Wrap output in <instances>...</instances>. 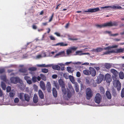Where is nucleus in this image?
Returning a JSON list of instances; mask_svg holds the SVG:
<instances>
[{
    "label": "nucleus",
    "mask_w": 124,
    "mask_h": 124,
    "mask_svg": "<svg viewBox=\"0 0 124 124\" xmlns=\"http://www.w3.org/2000/svg\"><path fill=\"white\" fill-rule=\"evenodd\" d=\"M93 95L92 91L89 88H87L86 90V97L87 99L89 100Z\"/></svg>",
    "instance_id": "nucleus-1"
},
{
    "label": "nucleus",
    "mask_w": 124,
    "mask_h": 124,
    "mask_svg": "<svg viewBox=\"0 0 124 124\" xmlns=\"http://www.w3.org/2000/svg\"><path fill=\"white\" fill-rule=\"evenodd\" d=\"M118 22L114 21L104 23V27H111L113 26H117L118 25Z\"/></svg>",
    "instance_id": "nucleus-2"
},
{
    "label": "nucleus",
    "mask_w": 124,
    "mask_h": 124,
    "mask_svg": "<svg viewBox=\"0 0 124 124\" xmlns=\"http://www.w3.org/2000/svg\"><path fill=\"white\" fill-rule=\"evenodd\" d=\"M102 96L101 94L99 93H96L94 98V100L95 103L99 104L101 100Z\"/></svg>",
    "instance_id": "nucleus-3"
},
{
    "label": "nucleus",
    "mask_w": 124,
    "mask_h": 124,
    "mask_svg": "<svg viewBox=\"0 0 124 124\" xmlns=\"http://www.w3.org/2000/svg\"><path fill=\"white\" fill-rule=\"evenodd\" d=\"M11 82L14 84H16L18 82L22 81L20 78L18 77H12L10 78V79Z\"/></svg>",
    "instance_id": "nucleus-4"
},
{
    "label": "nucleus",
    "mask_w": 124,
    "mask_h": 124,
    "mask_svg": "<svg viewBox=\"0 0 124 124\" xmlns=\"http://www.w3.org/2000/svg\"><path fill=\"white\" fill-rule=\"evenodd\" d=\"M101 9L104 8H112L113 9H121L122 8L119 5H116V6H105L104 7H102L101 8Z\"/></svg>",
    "instance_id": "nucleus-5"
},
{
    "label": "nucleus",
    "mask_w": 124,
    "mask_h": 124,
    "mask_svg": "<svg viewBox=\"0 0 124 124\" xmlns=\"http://www.w3.org/2000/svg\"><path fill=\"white\" fill-rule=\"evenodd\" d=\"M99 10V8L98 7L93 8H90L88 9L87 11H83L82 13L84 14L85 13V12H95Z\"/></svg>",
    "instance_id": "nucleus-6"
},
{
    "label": "nucleus",
    "mask_w": 124,
    "mask_h": 124,
    "mask_svg": "<svg viewBox=\"0 0 124 124\" xmlns=\"http://www.w3.org/2000/svg\"><path fill=\"white\" fill-rule=\"evenodd\" d=\"M111 72L113 74L114 76L113 77V80L115 81L116 79V77L118 76V72L116 70L112 69L111 70Z\"/></svg>",
    "instance_id": "nucleus-7"
},
{
    "label": "nucleus",
    "mask_w": 124,
    "mask_h": 124,
    "mask_svg": "<svg viewBox=\"0 0 124 124\" xmlns=\"http://www.w3.org/2000/svg\"><path fill=\"white\" fill-rule=\"evenodd\" d=\"M19 71L20 72L22 73V75H26L28 74L27 70L25 68H21L19 70Z\"/></svg>",
    "instance_id": "nucleus-8"
},
{
    "label": "nucleus",
    "mask_w": 124,
    "mask_h": 124,
    "mask_svg": "<svg viewBox=\"0 0 124 124\" xmlns=\"http://www.w3.org/2000/svg\"><path fill=\"white\" fill-rule=\"evenodd\" d=\"M104 78V75L100 74L97 77V82L98 84H99L102 81Z\"/></svg>",
    "instance_id": "nucleus-9"
},
{
    "label": "nucleus",
    "mask_w": 124,
    "mask_h": 124,
    "mask_svg": "<svg viewBox=\"0 0 124 124\" xmlns=\"http://www.w3.org/2000/svg\"><path fill=\"white\" fill-rule=\"evenodd\" d=\"M105 79L107 82L110 83L111 80L110 75L108 73L106 74L105 76Z\"/></svg>",
    "instance_id": "nucleus-10"
},
{
    "label": "nucleus",
    "mask_w": 124,
    "mask_h": 124,
    "mask_svg": "<svg viewBox=\"0 0 124 124\" xmlns=\"http://www.w3.org/2000/svg\"><path fill=\"white\" fill-rule=\"evenodd\" d=\"M25 93H20L18 95V97L22 101H24Z\"/></svg>",
    "instance_id": "nucleus-11"
},
{
    "label": "nucleus",
    "mask_w": 124,
    "mask_h": 124,
    "mask_svg": "<svg viewBox=\"0 0 124 124\" xmlns=\"http://www.w3.org/2000/svg\"><path fill=\"white\" fill-rule=\"evenodd\" d=\"M38 94L39 97L41 99H43L44 98V95L41 90L39 89V90Z\"/></svg>",
    "instance_id": "nucleus-12"
},
{
    "label": "nucleus",
    "mask_w": 124,
    "mask_h": 124,
    "mask_svg": "<svg viewBox=\"0 0 124 124\" xmlns=\"http://www.w3.org/2000/svg\"><path fill=\"white\" fill-rule=\"evenodd\" d=\"M46 89L47 91L49 92H51V86L50 82H48L46 85Z\"/></svg>",
    "instance_id": "nucleus-13"
},
{
    "label": "nucleus",
    "mask_w": 124,
    "mask_h": 124,
    "mask_svg": "<svg viewBox=\"0 0 124 124\" xmlns=\"http://www.w3.org/2000/svg\"><path fill=\"white\" fill-rule=\"evenodd\" d=\"M90 74H91L92 75L93 77H94L96 75V72L95 69L93 68H91L90 70Z\"/></svg>",
    "instance_id": "nucleus-14"
},
{
    "label": "nucleus",
    "mask_w": 124,
    "mask_h": 124,
    "mask_svg": "<svg viewBox=\"0 0 124 124\" xmlns=\"http://www.w3.org/2000/svg\"><path fill=\"white\" fill-rule=\"evenodd\" d=\"M40 86L41 89L43 90H46V88L44 82L42 81L40 82Z\"/></svg>",
    "instance_id": "nucleus-15"
},
{
    "label": "nucleus",
    "mask_w": 124,
    "mask_h": 124,
    "mask_svg": "<svg viewBox=\"0 0 124 124\" xmlns=\"http://www.w3.org/2000/svg\"><path fill=\"white\" fill-rule=\"evenodd\" d=\"M68 45V44L66 43H64L63 42L58 43L56 44H54L53 45V46H65Z\"/></svg>",
    "instance_id": "nucleus-16"
},
{
    "label": "nucleus",
    "mask_w": 124,
    "mask_h": 124,
    "mask_svg": "<svg viewBox=\"0 0 124 124\" xmlns=\"http://www.w3.org/2000/svg\"><path fill=\"white\" fill-rule=\"evenodd\" d=\"M52 93L54 97L55 98L57 96V91L55 88H53Z\"/></svg>",
    "instance_id": "nucleus-17"
},
{
    "label": "nucleus",
    "mask_w": 124,
    "mask_h": 124,
    "mask_svg": "<svg viewBox=\"0 0 124 124\" xmlns=\"http://www.w3.org/2000/svg\"><path fill=\"white\" fill-rule=\"evenodd\" d=\"M33 102L35 103H37L38 102V97L37 95L36 94H34L33 98Z\"/></svg>",
    "instance_id": "nucleus-18"
},
{
    "label": "nucleus",
    "mask_w": 124,
    "mask_h": 124,
    "mask_svg": "<svg viewBox=\"0 0 124 124\" xmlns=\"http://www.w3.org/2000/svg\"><path fill=\"white\" fill-rule=\"evenodd\" d=\"M116 87H117L118 90H119L121 89V84L119 80L116 81Z\"/></svg>",
    "instance_id": "nucleus-19"
},
{
    "label": "nucleus",
    "mask_w": 124,
    "mask_h": 124,
    "mask_svg": "<svg viewBox=\"0 0 124 124\" xmlns=\"http://www.w3.org/2000/svg\"><path fill=\"white\" fill-rule=\"evenodd\" d=\"M37 66L38 67H51L52 66V65L51 64L46 65L45 64H43L41 65L38 64L37 65Z\"/></svg>",
    "instance_id": "nucleus-20"
},
{
    "label": "nucleus",
    "mask_w": 124,
    "mask_h": 124,
    "mask_svg": "<svg viewBox=\"0 0 124 124\" xmlns=\"http://www.w3.org/2000/svg\"><path fill=\"white\" fill-rule=\"evenodd\" d=\"M24 101H25L28 102L29 101L30 99V96L29 95L27 94H25Z\"/></svg>",
    "instance_id": "nucleus-21"
},
{
    "label": "nucleus",
    "mask_w": 124,
    "mask_h": 124,
    "mask_svg": "<svg viewBox=\"0 0 124 124\" xmlns=\"http://www.w3.org/2000/svg\"><path fill=\"white\" fill-rule=\"evenodd\" d=\"M59 83L60 86L63 87L65 86V84L63 81L62 79H60L59 80Z\"/></svg>",
    "instance_id": "nucleus-22"
},
{
    "label": "nucleus",
    "mask_w": 124,
    "mask_h": 124,
    "mask_svg": "<svg viewBox=\"0 0 124 124\" xmlns=\"http://www.w3.org/2000/svg\"><path fill=\"white\" fill-rule=\"evenodd\" d=\"M106 95L108 99H110L111 98V94L109 91H107L106 92Z\"/></svg>",
    "instance_id": "nucleus-23"
},
{
    "label": "nucleus",
    "mask_w": 124,
    "mask_h": 124,
    "mask_svg": "<svg viewBox=\"0 0 124 124\" xmlns=\"http://www.w3.org/2000/svg\"><path fill=\"white\" fill-rule=\"evenodd\" d=\"M105 68L108 69H110L111 67V64L109 63H105L104 65Z\"/></svg>",
    "instance_id": "nucleus-24"
},
{
    "label": "nucleus",
    "mask_w": 124,
    "mask_h": 124,
    "mask_svg": "<svg viewBox=\"0 0 124 124\" xmlns=\"http://www.w3.org/2000/svg\"><path fill=\"white\" fill-rule=\"evenodd\" d=\"M118 46L117 45H115L111 46H109L105 48L104 49L105 50H109L111 48H115L117 47Z\"/></svg>",
    "instance_id": "nucleus-25"
},
{
    "label": "nucleus",
    "mask_w": 124,
    "mask_h": 124,
    "mask_svg": "<svg viewBox=\"0 0 124 124\" xmlns=\"http://www.w3.org/2000/svg\"><path fill=\"white\" fill-rule=\"evenodd\" d=\"M72 94H73L71 93L70 91L69 90H68L67 92V97L68 98H71L72 95Z\"/></svg>",
    "instance_id": "nucleus-26"
},
{
    "label": "nucleus",
    "mask_w": 124,
    "mask_h": 124,
    "mask_svg": "<svg viewBox=\"0 0 124 124\" xmlns=\"http://www.w3.org/2000/svg\"><path fill=\"white\" fill-rule=\"evenodd\" d=\"M115 52L114 50H113L111 51H108L104 52L103 55H107L112 53H115Z\"/></svg>",
    "instance_id": "nucleus-27"
},
{
    "label": "nucleus",
    "mask_w": 124,
    "mask_h": 124,
    "mask_svg": "<svg viewBox=\"0 0 124 124\" xmlns=\"http://www.w3.org/2000/svg\"><path fill=\"white\" fill-rule=\"evenodd\" d=\"M124 52V48H119L116 50V51L115 50V53H123Z\"/></svg>",
    "instance_id": "nucleus-28"
},
{
    "label": "nucleus",
    "mask_w": 124,
    "mask_h": 124,
    "mask_svg": "<svg viewBox=\"0 0 124 124\" xmlns=\"http://www.w3.org/2000/svg\"><path fill=\"white\" fill-rule=\"evenodd\" d=\"M53 69L54 70H59L60 69V67L57 65H53L52 66Z\"/></svg>",
    "instance_id": "nucleus-29"
},
{
    "label": "nucleus",
    "mask_w": 124,
    "mask_h": 124,
    "mask_svg": "<svg viewBox=\"0 0 124 124\" xmlns=\"http://www.w3.org/2000/svg\"><path fill=\"white\" fill-rule=\"evenodd\" d=\"M82 51H77L76 52V54H75V55H82L85 54H86V53H82Z\"/></svg>",
    "instance_id": "nucleus-30"
},
{
    "label": "nucleus",
    "mask_w": 124,
    "mask_h": 124,
    "mask_svg": "<svg viewBox=\"0 0 124 124\" xmlns=\"http://www.w3.org/2000/svg\"><path fill=\"white\" fill-rule=\"evenodd\" d=\"M1 80H2L5 82H7L8 80L7 79L6 76L5 75L2 76H1Z\"/></svg>",
    "instance_id": "nucleus-31"
},
{
    "label": "nucleus",
    "mask_w": 124,
    "mask_h": 124,
    "mask_svg": "<svg viewBox=\"0 0 124 124\" xmlns=\"http://www.w3.org/2000/svg\"><path fill=\"white\" fill-rule=\"evenodd\" d=\"M84 74L86 75H89L90 74V71L88 70H85L83 71Z\"/></svg>",
    "instance_id": "nucleus-32"
},
{
    "label": "nucleus",
    "mask_w": 124,
    "mask_h": 124,
    "mask_svg": "<svg viewBox=\"0 0 124 124\" xmlns=\"http://www.w3.org/2000/svg\"><path fill=\"white\" fill-rule=\"evenodd\" d=\"M69 78L71 82L73 83H75V80L73 77L71 75L69 76Z\"/></svg>",
    "instance_id": "nucleus-33"
},
{
    "label": "nucleus",
    "mask_w": 124,
    "mask_h": 124,
    "mask_svg": "<svg viewBox=\"0 0 124 124\" xmlns=\"http://www.w3.org/2000/svg\"><path fill=\"white\" fill-rule=\"evenodd\" d=\"M119 74V78L121 79H123L124 77V74L123 72H120Z\"/></svg>",
    "instance_id": "nucleus-34"
},
{
    "label": "nucleus",
    "mask_w": 124,
    "mask_h": 124,
    "mask_svg": "<svg viewBox=\"0 0 124 124\" xmlns=\"http://www.w3.org/2000/svg\"><path fill=\"white\" fill-rule=\"evenodd\" d=\"M19 87L21 90H23L25 87V85L24 84L21 83L20 85H19Z\"/></svg>",
    "instance_id": "nucleus-35"
},
{
    "label": "nucleus",
    "mask_w": 124,
    "mask_h": 124,
    "mask_svg": "<svg viewBox=\"0 0 124 124\" xmlns=\"http://www.w3.org/2000/svg\"><path fill=\"white\" fill-rule=\"evenodd\" d=\"M64 53L65 52L64 51H63L62 52H59L58 53L56 54L55 56L54 57H57V56L60 55H64Z\"/></svg>",
    "instance_id": "nucleus-36"
},
{
    "label": "nucleus",
    "mask_w": 124,
    "mask_h": 124,
    "mask_svg": "<svg viewBox=\"0 0 124 124\" xmlns=\"http://www.w3.org/2000/svg\"><path fill=\"white\" fill-rule=\"evenodd\" d=\"M75 85L76 91L77 92H78L79 91V86L78 84L77 83H76L75 84Z\"/></svg>",
    "instance_id": "nucleus-37"
},
{
    "label": "nucleus",
    "mask_w": 124,
    "mask_h": 124,
    "mask_svg": "<svg viewBox=\"0 0 124 124\" xmlns=\"http://www.w3.org/2000/svg\"><path fill=\"white\" fill-rule=\"evenodd\" d=\"M1 85L2 89L4 90H5L6 88V86L5 84L3 82H1Z\"/></svg>",
    "instance_id": "nucleus-38"
},
{
    "label": "nucleus",
    "mask_w": 124,
    "mask_h": 124,
    "mask_svg": "<svg viewBox=\"0 0 124 124\" xmlns=\"http://www.w3.org/2000/svg\"><path fill=\"white\" fill-rule=\"evenodd\" d=\"M95 26L98 28H101L103 27H104V24H102L99 25L98 24H96L95 25Z\"/></svg>",
    "instance_id": "nucleus-39"
},
{
    "label": "nucleus",
    "mask_w": 124,
    "mask_h": 124,
    "mask_svg": "<svg viewBox=\"0 0 124 124\" xmlns=\"http://www.w3.org/2000/svg\"><path fill=\"white\" fill-rule=\"evenodd\" d=\"M40 76L41 77V79L44 81H46V77L45 76L42 74H41Z\"/></svg>",
    "instance_id": "nucleus-40"
},
{
    "label": "nucleus",
    "mask_w": 124,
    "mask_h": 124,
    "mask_svg": "<svg viewBox=\"0 0 124 124\" xmlns=\"http://www.w3.org/2000/svg\"><path fill=\"white\" fill-rule=\"evenodd\" d=\"M62 91L64 95H65L67 93V91L66 88H65V86L63 87H62Z\"/></svg>",
    "instance_id": "nucleus-41"
},
{
    "label": "nucleus",
    "mask_w": 124,
    "mask_h": 124,
    "mask_svg": "<svg viewBox=\"0 0 124 124\" xmlns=\"http://www.w3.org/2000/svg\"><path fill=\"white\" fill-rule=\"evenodd\" d=\"M69 88L71 90L72 93L74 94L75 93V91L71 85H69Z\"/></svg>",
    "instance_id": "nucleus-42"
},
{
    "label": "nucleus",
    "mask_w": 124,
    "mask_h": 124,
    "mask_svg": "<svg viewBox=\"0 0 124 124\" xmlns=\"http://www.w3.org/2000/svg\"><path fill=\"white\" fill-rule=\"evenodd\" d=\"M15 94L13 92H10L9 94V97L11 98H13L15 95Z\"/></svg>",
    "instance_id": "nucleus-43"
},
{
    "label": "nucleus",
    "mask_w": 124,
    "mask_h": 124,
    "mask_svg": "<svg viewBox=\"0 0 124 124\" xmlns=\"http://www.w3.org/2000/svg\"><path fill=\"white\" fill-rule=\"evenodd\" d=\"M95 52H101V51L103 50L102 48H101L100 47L99 48H97L95 50Z\"/></svg>",
    "instance_id": "nucleus-44"
},
{
    "label": "nucleus",
    "mask_w": 124,
    "mask_h": 124,
    "mask_svg": "<svg viewBox=\"0 0 124 124\" xmlns=\"http://www.w3.org/2000/svg\"><path fill=\"white\" fill-rule=\"evenodd\" d=\"M72 68L70 67H67V69L69 73H72L73 71L72 70Z\"/></svg>",
    "instance_id": "nucleus-45"
},
{
    "label": "nucleus",
    "mask_w": 124,
    "mask_h": 124,
    "mask_svg": "<svg viewBox=\"0 0 124 124\" xmlns=\"http://www.w3.org/2000/svg\"><path fill=\"white\" fill-rule=\"evenodd\" d=\"M28 70L30 71H35L37 70V68L35 67H32L29 68Z\"/></svg>",
    "instance_id": "nucleus-46"
},
{
    "label": "nucleus",
    "mask_w": 124,
    "mask_h": 124,
    "mask_svg": "<svg viewBox=\"0 0 124 124\" xmlns=\"http://www.w3.org/2000/svg\"><path fill=\"white\" fill-rule=\"evenodd\" d=\"M41 71L43 72L46 73L48 72V70L46 69H42Z\"/></svg>",
    "instance_id": "nucleus-47"
},
{
    "label": "nucleus",
    "mask_w": 124,
    "mask_h": 124,
    "mask_svg": "<svg viewBox=\"0 0 124 124\" xmlns=\"http://www.w3.org/2000/svg\"><path fill=\"white\" fill-rule=\"evenodd\" d=\"M99 88L100 91L102 93H104L105 91L103 87L102 86H100Z\"/></svg>",
    "instance_id": "nucleus-48"
},
{
    "label": "nucleus",
    "mask_w": 124,
    "mask_h": 124,
    "mask_svg": "<svg viewBox=\"0 0 124 124\" xmlns=\"http://www.w3.org/2000/svg\"><path fill=\"white\" fill-rule=\"evenodd\" d=\"M32 79L33 82L34 83H35L37 81V78L35 76L33 77H32Z\"/></svg>",
    "instance_id": "nucleus-49"
},
{
    "label": "nucleus",
    "mask_w": 124,
    "mask_h": 124,
    "mask_svg": "<svg viewBox=\"0 0 124 124\" xmlns=\"http://www.w3.org/2000/svg\"><path fill=\"white\" fill-rule=\"evenodd\" d=\"M121 96L122 98L124 97V89H123L121 93Z\"/></svg>",
    "instance_id": "nucleus-50"
},
{
    "label": "nucleus",
    "mask_w": 124,
    "mask_h": 124,
    "mask_svg": "<svg viewBox=\"0 0 124 124\" xmlns=\"http://www.w3.org/2000/svg\"><path fill=\"white\" fill-rule=\"evenodd\" d=\"M54 85L55 86L56 88L57 89H58L59 88V86L58 85L57 83H54Z\"/></svg>",
    "instance_id": "nucleus-51"
},
{
    "label": "nucleus",
    "mask_w": 124,
    "mask_h": 124,
    "mask_svg": "<svg viewBox=\"0 0 124 124\" xmlns=\"http://www.w3.org/2000/svg\"><path fill=\"white\" fill-rule=\"evenodd\" d=\"M11 90V88L10 86H8L6 89L7 92H9Z\"/></svg>",
    "instance_id": "nucleus-52"
},
{
    "label": "nucleus",
    "mask_w": 124,
    "mask_h": 124,
    "mask_svg": "<svg viewBox=\"0 0 124 124\" xmlns=\"http://www.w3.org/2000/svg\"><path fill=\"white\" fill-rule=\"evenodd\" d=\"M24 78L25 80L26 81L28 80H29L30 79H31L30 77L26 76H25L24 77Z\"/></svg>",
    "instance_id": "nucleus-53"
},
{
    "label": "nucleus",
    "mask_w": 124,
    "mask_h": 124,
    "mask_svg": "<svg viewBox=\"0 0 124 124\" xmlns=\"http://www.w3.org/2000/svg\"><path fill=\"white\" fill-rule=\"evenodd\" d=\"M19 99L18 98H16L14 99V102L15 103H17L19 102Z\"/></svg>",
    "instance_id": "nucleus-54"
},
{
    "label": "nucleus",
    "mask_w": 124,
    "mask_h": 124,
    "mask_svg": "<svg viewBox=\"0 0 124 124\" xmlns=\"http://www.w3.org/2000/svg\"><path fill=\"white\" fill-rule=\"evenodd\" d=\"M67 54L68 55H69L70 53H72L71 50L70 49H68L66 51Z\"/></svg>",
    "instance_id": "nucleus-55"
},
{
    "label": "nucleus",
    "mask_w": 124,
    "mask_h": 124,
    "mask_svg": "<svg viewBox=\"0 0 124 124\" xmlns=\"http://www.w3.org/2000/svg\"><path fill=\"white\" fill-rule=\"evenodd\" d=\"M54 13H53L52 14L49 20V22H51L53 18V17L54 16Z\"/></svg>",
    "instance_id": "nucleus-56"
},
{
    "label": "nucleus",
    "mask_w": 124,
    "mask_h": 124,
    "mask_svg": "<svg viewBox=\"0 0 124 124\" xmlns=\"http://www.w3.org/2000/svg\"><path fill=\"white\" fill-rule=\"evenodd\" d=\"M5 71V69H0V73H2L4 72Z\"/></svg>",
    "instance_id": "nucleus-57"
},
{
    "label": "nucleus",
    "mask_w": 124,
    "mask_h": 124,
    "mask_svg": "<svg viewBox=\"0 0 124 124\" xmlns=\"http://www.w3.org/2000/svg\"><path fill=\"white\" fill-rule=\"evenodd\" d=\"M81 76V74L80 72H77V73L76 76L78 77H79Z\"/></svg>",
    "instance_id": "nucleus-58"
},
{
    "label": "nucleus",
    "mask_w": 124,
    "mask_h": 124,
    "mask_svg": "<svg viewBox=\"0 0 124 124\" xmlns=\"http://www.w3.org/2000/svg\"><path fill=\"white\" fill-rule=\"evenodd\" d=\"M30 79H30L29 80L26 81L27 83L29 84H31L32 83Z\"/></svg>",
    "instance_id": "nucleus-59"
},
{
    "label": "nucleus",
    "mask_w": 124,
    "mask_h": 124,
    "mask_svg": "<svg viewBox=\"0 0 124 124\" xmlns=\"http://www.w3.org/2000/svg\"><path fill=\"white\" fill-rule=\"evenodd\" d=\"M49 37L50 38V39L51 40H54L55 39V38L52 36H50Z\"/></svg>",
    "instance_id": "nucleus-60"
},
{
    "label": "nucleus",
    "mask_w": 124,
    "mask_h": 124,
    "mask_svg": "<svg viewBox=\"0 0 124 124\" xmlns=\"http://www.w3.org/2000/svg\"><path fill=\"white\" fill-rule=\"evenodd\" d=\"M52 77L53 78H56L57 77V75L56 74H54L52 76Z\"/></svg>",
    "instance_id": "nucleus-61"
},
{
    "label": "nucleus",
    "mask_w": 124,
    "mask_h": 124,
    "mask_svg": "<svg viewBox=\"0 0 124 124\" xmlns=\"http://www.w3.org/2000/svg\"><path fill=\"white\" fill-rule=\"evenodd\" d=\"M54 34H55L58 37H60V34L57 32H55L54 33Z\"/></svg>",
    "instance_id": "nucleus-62"
},
{
    "label": "nucleus",
    "mask_w": 124,
    "mask_h": 124,
    "mask_svg": "<svg viewBox=\"0 0 124 124\" xmlns=\"http://www.w3.org/2000/svg\"><path fill=\"white\" fill-rule=\"evenodd\" d=\"M77 48V47H73L71 48V49L72 50H76Z\"/></svg>",
    "instance_id": "nucleus-63"
},
{
    "label": "nucleus",
    "mask_w": 124,
    "mask_h": 124,
    "mask_svg": "<svg viewBox=\"0 0 124 124\" xmlns=\"http://www.w3.org/2000/svg\"><path fill=\"white\" fill-rule=\"evenodd\" d=\"M32 28L34 29H36L37 28V26L36 25L33 24L32 26Z\"/></svg>",
    "instance_id": "nucleus-64"
}]
</instances>
